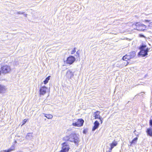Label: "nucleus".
<instances>
[{
	"instance_id": "f257e3e1",
	"label": "nucleus",
	"mask_w": 152,
	"mask_h": 152,
	"mask_svg": "<svg viewBox=\"0 0 152 152\" xmlns=\"http://www.w3.org/2000/svg\"><path fill=\"white\" fill-rule=\"evenodd\" d=\"M63 140L65 141H69L74 142L75 143H78L79 138L77 136L75 133H72L69 136H66L63 138Z\"/></svg>"
},
{
	"instance_id": "f03ea898",
	"label": "nucleus",
	"mask_w": 152,
	"mask_h": 152,
	"mask_svg": "<svg viewBox=\"0 0 152 152\" xmlns=\"http://www.w3.org/2000/svg\"><path fill=\"white\" fill-rule=\"evenodd\" d=\"M84 122V121L83 119L81 118L79 119H77L76 121L75 122H73L72 125L74 126H81L83 125Z\"/></svg>"
},
{
	"instance_id": "7ed1b4c3",
	"label": "nucleus",
	"mask_w": 152,
	"mask_h": 152,
	"mask_svg": "<svg viewBox=\"0 0 152 152\" xmlns=\"http://www.w3.org/2000/svg\"><path fill=\"white\" fill-rule=\"evenodd\" d=\"M2 73L6 74L9 73L11 71L10 67L8 65H5L1 68Z\"/></svg>"
},
{
	"instance_id": "20e7f679",
	"label": "nucleus",
	"mask_w": 152,
	"mask_h": 152,
	"mask_svg": "<svg viewBox=\"0 0 152 152\" xmlns=\"http://www.w3.org/2000/svg\"><path fill=\"white\" fill-rule=\"evenodd\" d=\"M136 29L140 31H144L145 29L146 26L139 23H137L136 24Z\"/></svg>"
},
{
	"instance_id": "39448f33",
	"label": "nucleus",
	"mask_w": 152,
	"mask_h": 152,
	"mask_svg": "<svg viewBox=\"0 0 152 152\" xmlns=\"http://www.w3.org/2000/svg\"><path fill=\"white\" fill-rule=\"evenodd\" d=\"M62 148L61 151V152H67L69 149V146L66 144V142L62 144Z\"/></svg>"
},
{
	"instance_id": "423d86ee",
	"label": "nucleus",
	"mask_w": 152,
	"mask_h": 152,
	"mask_svg": "<svg viewBox=\"0 0 152 152\" xmlns=\"http://www.w3.org/2000/svg\"><path fill=\"white\" fill-rule=\"evenodd\" d=\"M75 60V58L74 57L72 56H70L67 58L66 62L67 64H73Z\"/></svg>"
},
{
	"instance_id": "0eeeda50",
	"label": "nucleus",
	"mask_w": 152,
	"mask_h": 152,
	"mask_svg": "<svg viewBox=\"0 0 152 152\" xmlns=\"http://www.w3.org/2000/svg\"><path fill=\"white\" fill-rule=\"evenodd\" d=\"M117 144V143L116 142H114L111 143L110 145V147H108V148H107L106 152H111L113 148Z\"/></svg>"
},
{
	"instance_id": "6e6552de",
	"label": "nucleus",
	"mask_w": 152,
	"mask_h": 152,
	"mask_svg": "<svg viewBox=\"0 0 152 152\" xmlns=\"http://www.w3.org/2000/svg\"><path fill=\"white\" fill-rule=\"evenodd\" d=\"M149 49L148 48L146 49L145 50H141L139 53V55L142 56V57H144L147 55Z\"/></svg>"
},
{
	"instance_id": "1a4fd4ad",
	"label": "nucleus",
	"mask_w": 152,
	"mask_h": 152,
	"mask_svg": "<svg viewBox=\"0 0 152 152\" xmlns=\"http://www.w3.org/2000/svg\"><path fill=\"white\" fill-rule=\"evenodd\" d=\"M47 89V88L45 86L42 87L39 90L40 94L42 95H44L46 93Z\"/></svg>"
},
{
	"instance_id": "9d476101",
	"label": "nucleus",
	"mask_w": 152,
	"mask_h": 152,
	"mask_svg": "<svg viewBox=\"0 0 152 152\" xmlns=\"http://www.w3.org/2000/svg\"><path fill=\"white\" fill-rule=\"evenodd\" d=\"M7 88L6 86L4 85L0 84V93H5L7 91Z\"/></svg>"
},
{
	"instance_id": "9b49d317",
	"label": "nucleus",
	"mask_w": 152,
	"mask_h": 152,
	"mask_svg": "<svg viewBox=\"0 0 152 152\" xmlns=\"http://www.w3.org/2000/svg\"><path fill=\"white\" fill-rule=\"evenodd\" d=\"M94 126L92 129V131H95L98 128L99 126V124L98 121H96L94 122Z\"/></svg>"
},
{
	"instance_id": "f8f14e48",
	"label": "nucleus",
	"mask_w": 152,
	"mask_h": 152,
	"mask_svg": "<svg viewBox=\"0 0 152 152\" xmlns=\"http://www.w3.org/2000/svg\"><path fill=\"white\" fill-rule=\"evenodd\" d=\"M66 75L68 78H71L73 77L74 74L70 70H69L66 72Z\"/></svg>"
},
{
	"instance_id": "ddd939ff",
	"label": "nucleus",
	"mask_w": 152,
	"mask_h": 152,
	"mask_svg": "<svg viewBox=\"0 0 152 152\" xmlns=\"http://www.w3.org/2000/svg\"><path fill=\"white\" fill-rule=\"evenodd\" d=\"M100 112L99 111H96L94 113V117H95V119L99 118V119L101 118L100 115Z\"/></svg>"
},
{
	"instance_id": "4468645a",
	"label": "nucleus",
	"mask_w": 152,
	"mask_h": 152,
	"mask_svg": "<svg viewBox=\"0 0 152 152\" xmlns=\"http://www.w3.org/2000/svg\"><path fill=\"white\" fill-rule=\"evenodd\" d=\"M33 137L32 134V133H28L26 137V139L27 140H31Z\"/></svg>"
},
{
	"instance_id": "2eb2a0df",
	"label": "nucleus",
	"mask_w": 152,
	"mask_h": 152,
	"mask_svg": "<svg viewBox=\"0 0 152 152\" xmlns=\"http://www.w3.org/2000/svg\"><path fill=\"white\" fill-rule=\"evenodd\" d=\"M146 132L148 135L150 136H152V129L151 128L147 129Z\"/></svg>"
},
{
	"instance_id": "dca6fc26",
	"label": "nucleus",
	"mask_w": 152,
	"mask_h": 152,
	"mask_svg": "<svg viewBox=\"0 0 152 152\" xmlns=\"http://www.w3.org/2000/svg\"><path fill=\"white\" fill-rule=\"evenodd\" d=\"M130 58H132L134 57L136 55L134 51H133L128 54Z\"/></svg>"
},
{
	"instance_id": "f3484780",
	"label": "nucleus",
	"mask_w": 152,
	"mask_h": 152,
	"mask_svg": "<svg viewBox=\"0 0 152 152\" xmlns=\"http://www.w3.org/2000/svg\"><path fill=\"white\" fill-rule=\"evenodd\" d=\"M122 59L124 61H127V60H129L131 59L128 55L127 54L124 56L122 58Z\"/></svg>"
},
{
	"instance_id": "a211bd4d",
	"label": "nucleus",
	"mask_w": 152,
	"mask_h": 152,
	"mask_svg": "<svg viewBox=\"0 0 152 152\" xmlns=\"http://www.w3.org/2000/svg\"><path fill=\"white\" fill-rule=\"evenodd\" d=\"M43 114L45 115V116L48 119H51L53 118V116L50 114H47L43 113Z\"/></svg>"
},
{
	"instance_id": "6ab92c4d",
	"label": "nucleus",
	"mask_w": 152,
	"mask_h": 152,
	"mask_svg": "<svg viewBox=\"0 0 152 152\" xmlns=\"http://www.w3.org/2000/svg\"><path fill=\"white\" fill-rule=\"evenodd\" d=\"M14 149V147H13L10 148V149H8L7 150H4L1 151V152H10L12 151Z\"/></svg>"
},
{
	"instance_id": "aec40b11",
	"label": "nucleus",
	"mask_w": 152,
	"mask_h": 152,
	"mask_svg": "<svg viewBox=\"0 0 152 152\" xmlns=\"http://www.w3.org/2000/svg\"><path fill=\"white\" fill-rule=\"evenodd\" d=\"M50 76H49L45 79V80L44 81L45 84H46L48 83V80L50 79Z\"/></svg>"
},
{
	"instance_id": "412c9836",
	"label": "nucleus",
	"mask_w": 152,
	"mask_h": 152,
	"mask_svg": "<svg viewBox=\"0 0 152 152\" xmlns=\"http://www.w3.org/2000/svg\"><path fill=\"white\" fill-rule=\"evenodd\" d=\"M137 139L138 138L137 137L135 138L131 142V144L136 143L137 141Z\"/></svg>"
},
{
	"instance_id": "4be33fe9",
	"label": "nucleus",
	"mask_w": 152,
	"mask_h": 152,
	"mask_svg": "<svg viewBox=\"0 0 152 152\" xmlns=\"http://www.w3.org/2000/svg\"><path fill=\"white\" fill-rule=\"evenodd\" d=\"M146 46L145 45H143L142 46H141L140 48V49L141 50H145L146 49H145V48H146Z\"/></svg>"
},
{
	"instance_id": "5701e85b",
	"label": "nucleus",
	"mask_w": 152,
	"mask_h": 152,
	"mask_svg": "<svg viewBox=\"0 0 152 152\" xmlns=\"http://www.w3.org/2000/svg\"><path fill=\"white\" fill-rule=\"evenodd\" d=\"M75 52V48H74L71 52V54H74Z\"/></svg>"
},
{
	"instance_id": "b1692460",
	"label": "nucleus",
	"mask_w": 152,
	"mask_h": 152,
	"mask_svg": "<svg viewBox=\"0 0 152 152\" xmlns=\"http://www.w3.org/2000/svg\"><path fill=\"white\" fill-rule=\"evenodd\" d=\"M24 140V138L23 137H21V138L19 139V140L20 142L22 141H23Z\"/></svg>"
},
{
	"instance_id": "393cba45",
	"label": "nucleus",
	"mask_w": 152,
	"mask_h": 152,
	"mask_svg": "<svg viewBox=\"0 0 152 152\" xmlns=\"http://www.w3.org/2000/svg\"><path fill=\"white\" fill-rule=\"evenodd\" d=\"M148 26L150 28L152 27V22H150L149 23Z\"/></svg>"
},
{
	"instance_id": "a878e982",
	"label": "nucleus",
	"mask_w": 152,
	"mask_h": 152,
	"mask_svg": "<svg viewBox=\"0 0 152 152\" xmlns=\"http://www.w3.org/2000/svg\"><path fill=\"white\" fill-rule=\"evenodd\" d=\"M26 121H27V120L26 119H24L23 121V123L22 126L24 125V124H25L26 123Z\"/></svg>"
},
{
	"instance_id": "bb28decb",
	"label": "nucleus",
	"mask_w": 152,
	"mask_h": 152,
	"mask_svg": "<svg viewBox=\"0 0 152 152\" xmlns=\"http://www.w3.org/2000/svg\"><path fill=\"white\" fill-rule=\"evenodd\" d=\"M24 12H21L20 11H19V12H18L16 13L17 14H24Z\"/></svg>"
},
{
	"instance_id": "cd10ccee",
	"label": "nucleus",
	"mask_w": 152,
	"mask_h": 152,
	"mask_svg": "<svg viewBox=\"0 0 152 152\" xmlns=\"http://www.w3.org/2000/svg\"><path fill=\"white\" fill-rule=\"evenodd\" d=\"M99 119L100 120V121L101 122V123L102 124V120L103 119V118L102 117H101L100 118H99Z\"/></svg>"
},
{
	"instance_id": "c85d7f7f",
	"label": "nucleus",
	"mask_w": 152,
	"mask_h": 152,
	"mask_svg": "<svg viewBox=\"0 0 152 152\" xmlns=\"http://www.w3.org/2000/svg\"><path fill=\"white\" fill-rule=\"evenodd\" d=\"M150 20H145L144 21L145 22H149Z\"/></svg>"
},
{
	"instance_id": "c756f323",
	"label": "nucleus",
	"mask_w": 152,
	"mask_h": 152,
	"mask_svg": "<svg viewBox=\"0 0 152 152\" xmlns=\"http://www.w3.org/2000/svg\"><path fill=\"white\" fill-rule=\"evenodd\" d=\"M140 37H145L142 34H140Z\"/></svg>"
},
{
	"instance_id": "7c9ffc66",
	"label": "nucleus",
	"mask_w": 152,
	"mask_h": 152,
	"mask_svg": "<svg viewBox=\"0 0 152 152\" xmlns=\"http://www.w3.org/2000/svg\"><path fill=\"white\" fill-rule=\"evenodd\" d=\"M24 16L25 17H26L27 16V14H24Z\"/></svg>"
},
{
	"instance_id": "2f4dec72",
	"label": "nucleus",
	"mask_w": 152,
	"mask_h": 152,
	"mask_svg": "<svg viewBox=\"0 0 152 152\" xmlns=\"http://www.w3.org/2000/svg\"><path fill=\"white\" fill-rule=\"evenodd\" d=\"M127 64H126V65L125 66H126L127 65H128V64H129V63L128 62H126Z\"/></svg>"
},
{
	"instance_id": "473e14b6",
	"label": "nucleus",
	"mask_w": 152,
	"mask_h": 152,
	"mask_svg": "<svg viewBox=\"0 0 152 152\" xmlns=\"http://www.w3.org/2000/svg\"><path fill=\"white\" fill-rule=\"evenodd\" d=\"M136 132V130H135L134 132V133L135 132Z\"/></svg>"
},
{
	"instance_id": "72a5a7b5",
	"label": "nucleus",
	"mask_w": 152,
	"mask_h": 152,
	"mask_svg": "<svg viewBox=\"0 0 152 152\" xmlns=\"http://www.w3.org/2000/svg\"><path fill=\"white\" fill-rule=\"evenodd\" d=\"M77 54L78 55V53L77 52Z\"/></svg>"
},
{
	"instance_id": "f704fd0d",
	"label": "nucleus",
	"mask_w": 152,
	"mask_h": 152,
	"mask_svg": "<svg viewBox=\"0 0 152 152\" xmlns=\"http://www.w3.org/2000/svg\"><path fill=\"white\" fill-rule=\"evenodd\" d=\"M17 137H19L18 136H17Z\"/></svg>"
}]
</instances>
